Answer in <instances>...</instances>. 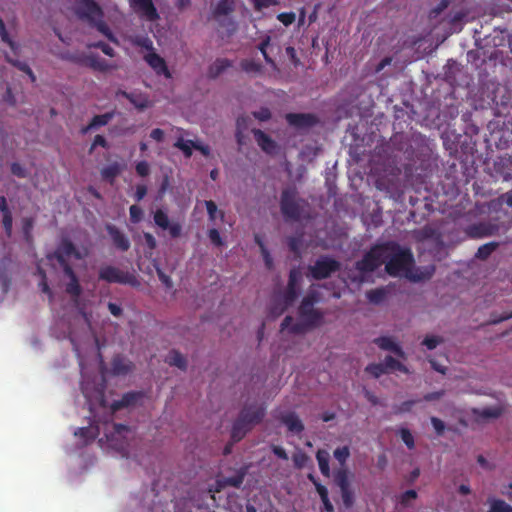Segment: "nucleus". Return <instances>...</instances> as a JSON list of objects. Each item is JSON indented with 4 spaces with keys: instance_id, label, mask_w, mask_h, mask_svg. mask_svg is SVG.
Returning <instances> with one entry per match:
<instances>
[{
    "instance_id": "obj_1",
    "label": "nucleus",
    "mask_w": 512,
    "mask_h": 512,
    "mask_svg": "<svg viewBox=\"0 0 512 512\" xmlns=\"http://www.w3.org/2000/svg\"><path fill=\"white\" fill-rule=\"evenodd\" d=\"M384 263L386 273L392 277L403 273L412 281L422 280V277L412 273L414 256L411 250L395 241L384 242Z\"/></svg>"
},
{
    "instance_id": "obj_2",
    "label": "nucleus",
    "mask_w": 512,
    "mask_h": 512,
    "mask_svg": "<svg viewBox=\"0 0 512 512\" xmlns=\"http://www.w3.org/2000/svg\"><path fill=\"white\" fill-rule=\"evenodd\" d=\"M74 12L77 17L97 29L110 42L118 44V39L112 30L103 20L104 12L101 6L95 0H73Z\"/></svg>"
},
{
    "instance_id": "obj_3",
    "label": "nucleus",
    "mask_w": 512,
    "mask_h": 512,
    "mask_svg": "<svg viewBox=\"0 0 512 512\" xmlns=\"http://www.w3.org/2000/svg\"><path fill=\"white\" fill-rule=\"evenodd\" d=\"M266 414V407L263 404L245 405L234 421L231 430L233 442H239L253 426L259 424Z\"/></svg>"
},
{
    "instance_id": "obj_4",
    "label": "nucleus",
    "mask_w": 512,
    "mask_h": 512,
    "mask_svg": "<svg viewBox=\"0 0 512 512\" xmlns=\"http://www.w3.org/2000/svg\"><path fill=\"white\" fill-rule=\"evenodd\" d=\"M280 211L286 221H299L308 205L307 201L299 196L297 188L288 186L280 195Z\"/></svg>"
},
{
    "instance_id": "obj_5",
    "label": "nucleus",
    "mask_w": 512,
    "mask_h": 512,
    "mask_svg": "<svg viewBox=\"0 0 512 512\" xmlns=\"http://www.w3.org/2000/svg\"><path fill=\"white\" fill-rule=\"evenodd\" d=\"M113 430L106 434L107 442L109 446L122 454V456L128 457L130 453V444L128 438L134 433L132 429L124 424L114 423Z\"/></svg>"
},
{
    "instance_id": "obj_6",
    "label": "nucleus",
    "mask_w": 512,
    "mask_h": 512,
    "mask_svg": "<svg viewBox=\"0 0 512 512\" xmlns=\"http://www.w3.org/2000/svg\"><path fill=\"white\" fill-rule=\"evenodd\" d=\"M384 263V242L373 245L362 257L356 261L355 269L362 274L374 272Z\"/></svg>"
},
{
    "instance_id": "obj_7",
    "label": "nucleus",
    "mask_w": 512,
    "mask_h": 512,
    "mask_svg": "<svg viewBox=\"0 0 512 512\" xmlns=\"http://www.w3.org/2000/svg\"><path fill=\"white\" fill-rule=\"evenodd\" d=\"M98 278L99 280H103L107 283L127 284L132 287H138L140 285L135 274L128 271H122L112 265H105L101 267L98 273Z\"/></svg>"
},
{
    "instance_id": "obj_8",
    "label": "nucleus",
    "mask_w": 512,
    "mask_h": 512,
    "mask_svg": "<svg viewBox=\"0 0 512 512\" xmlns=\"http://www.w3.org/2000/svg\"><path fill=\"white\" fill-rule=\"evenodd\" d=\"M340 267L339 261L329 256H321L315 261L314 265L309 266V271L313 279L322 280L339 271Z\"/></svg>"
},
{
    "instance_id": "obj_9",
    "label": "nucleus",
    "mask_w": 512,
    "mask_h": 512,
    "mask_svg": "<svg viewBox=\"0 0 512 512\" xmlns=\"http://www.w3.org/2000/svg\"><path fill=\"white\" fill-rule=\"evenodd\" d=\"M71 256L76 259L82 258L75 245L69 239H63L56 250L48 255V259H55L63 270L65 267H72L67 260Z\"/></svg>"
},
{
    "instance_id": "obj_10",
    "label": "nucleus",
    "mask_w": 512,
    "mask_h": 512,
    "mask_svg": "<svg viewBox=\"0 0 512 512\" xmlns=\"http://www.w3.org/2000/svg\"><path fill=\"white\" fill-rule=\"evenodd\" d=\"M334 481L340 488L343 505L351 508L354 504V492L350 488L348 471L345 468L338 469L334 474Z\"/></svg>"
},
{
    "instance_id": "obj_11",
    "label": "nucleus",
    "mask_w": 512,
    "mask_h": 512,
    "mask_svg": "<svg viewBox=\"0 0 512 512\" xmlns=\"http://www.w3.org/2000/svg\"><path fill=\"white\" fill-rule=\"evenodd\" d=\"M153 220L156 226L162 230H168L172 238H178L182 233V226L179 222H170L167 213L162 209H157L153 214Z\"/></svg>"
},
{
    "instance_id": "obj_12",
    "label": "nucleus",
    "mask_w": 512,
    "mask_h": 512,
    "mask_svg": "<svg viewBox=\"0 0 512 512\" xmlns=\"http://www.w3.org/2000/svg\"><path fill=\"white\" fill-rule=\"evenodd\" d=\"M285 119L296 129L311 128L319 122L318 117L312 113H287Z\"/></svg>"
},
{
    "instance_id": "obj_13",
    "label": "nucleus",
    "mask_w": 512,
    "mask_h": 512,
    "mask_svg": "<svg viewBox=\"0 0 512 512\" xmlns=\"http://www.w3.org/2000/svg\"><path fill=\"white\" fill-rule=\"evenodd\" d=\"M130 7L141 17L148 21H156L159 14L153 3V0H129Z\"/></svg>"
},
{
    "instance_id": "obj_14",
    "label": "nucleus",
    "mask_w": 512,
    "mask_h": 512,
    "mask_svg": "<svg viewBox=\"0 0 512 512\" xmlns=\"http://www.w3.org/2000/svg\"><path fill=\"white\" fill-rule=\"evenodd\" d=\"M106 231L109 234L114 246L120 251H128L131 243L125 233L112 224L106 225Z\"/></svg>"
},
{
    "instance_id": "obj_15",
    "label": "nucleus",
    "mask_w": 512,
    "mask_h": 512,
    "mask_svg": "<svg viewBox=\"0 0 512 512\" xmlns=\"http://www.w3.org/2000/svg\"><path fill=\"white\" fill-rule=\"evenodd\" d=\"M144 60L157 75H163L166 78H171V72L169 71L164 58H162L159 54L151 51L144 56Z\"/></svg>"
},
{
    "instance_id": "obj_16",
    "label": "nucleus",
    "mask_w": 512,
    "mask_h": 512,
    "mask_svg": "<svg viewBox=\"0 0 512 512\" xmlns=\"http://www.w3.org/2000/svg\"><path fill=\"white\" fill-rule=\"evenodd\" d=\"M244 481V474L238 473L231 477H224L221 479H217L215 484L209 488V493L212 494V498L214 499V494L219 493L222 489L227 486L239 488Z\"/></svg>"
},
{
    "instance_id": "obj_17",
    "label": "nucleus",
    "mask_w": 512,
    "mask_h": 512,
    "mask_svg": "<svg viewBox=\"0 0 512 512\" xmlns=\"http://www.w3.org/2000/svg\"><path fill=\"white\" fill-rule=\"evenodd\" d=\"M0 212L2 213V226L7 237H11L13 230V215L8 206L7 199L0 196Z\"/></svg>"
},
{
    "instance_id": "obj_18",
    "label": "nucleus",
    "mask_w": 512,
    "mask_h": 512,
    "mask_svg": "<svg viewBox=\"0 0 512 512\" xmlns=\"http://www.w3.org/2000/svg\"><path fill=\"white\" fill-rule=\"evenodd\" d=\"M63 273L69 278V282L66 284V292L72 297H79L82 293V288L73 268L65 267V269H63Z\"/></svg>"
},
{
    "instance_id": "obj_19",
    "label": "nucleus",
    "mask_w": 512,
    "mask_h": 512,
    "mask_svg": "<svg viewBox=\"0 0 512 512\" xmlns=\"http://www.w3.org/2000/svg\"><path fill=\"white\" fill-rule=\"evenodd\" d=\"M134 368L133 363L121 355H117L112 359L111 371L114 375H126Z\"/></svg>"
},
{
    "instance_id": "obj_20",
    "label": "nucleus",
    "mask_w": 512,
    "mask_h": 512,
    "mask_svg": "<svg viewBox=\"0 0 512 512\" xmlns=\"http://www.w3.org/2000/svg\"><path fill=\"white\" fill-rule=\"evenodd\" d=\"M281 422L287 427L288 431L300 434L304 430V424L295 412H288L281 416Z\"/></svg>"
},
{
    "instance_id": "obj_21",
    "label": "nucleus",
    "mask_w": 512,
    "mask_h": 512,
    "mask_svg": "<svg viewBox=\"0 0 512 512\" xmlns=\"http://www.w3.org/2000/svg\"><path fill=\"white\" fill-rule=\"evenodd\" d=\"M252 133L255 141L264 152L272 153L275 150L276 143L268 134L260 129H253Z\"/></svg>"
},
{
    "instance_id": "obj_22",
    "label": "nucleus",
    "mask_w": 512,
    "mask_h": 512,
    "mask_svg": "<svg viewBox=\"0 0 512 512\" xmlns=\"http://www.w3.org/2000/svg\"><path fill=\"white\" fill-rule=\"evenodd\" d=\"M85 64L93 70L106 72L116 68V65L108 63L97 54H90L85 57Z\"/></svg>"
},
{
    "instance_id": "obj_23",
    "label": "nucleus",
    "mask_w": 512,
    "mask_h": 512,
    "mask_svg": "<svg viewBox=\"0 0 512 512\" xmlns=\"http://www.w3.org/2000/svg\"><path fill=\"white\" fill-rule=\"evenodd\" d=\"M374 343L382 350H387L395 353L400 358H405L403 349L393 341L391 337L382 336L374 340Z\"/></svg>"
},
{
    "instance_id": "obj_24",
    "label": "nucleus",
    "mask_w": 512,
    "mask_h": 512,
    "mask_svg": "<svg viewBox=\"0 0 512 512\" xmlns=\"http://www.w3.org/2000/svg\"><path fill=\"white\" fill-rule=\"evenodd\" d=\"M300 318L303 321L302 327H315L320 324L323 319V313L317 309L299 312Z\"/></svg>"
},
{
    "instance_id": "obj_25",
    "label": "nucleus",
    "mask_w": 512,
    "mask_h": 512,
    "mask_svg": "<svg viewBox=\"0 0 512 512\" xmlns=\"http://www.w3.org/2000/svg\"><path fill=\"white\" fill-rule=\"evenodd\" d=\"M298 297V288L297 286L293 285H287L286 291L284 293V303L283 305L278 309L276 306L272 308V313L279 315L282 312H284L290 305L293 304V302Z\"/></svg>"
},
{
    "instance_id": "obj_26",
    "label": "nucleus",
    "mask_w": 512,
    "mask_h": 512,
    "mask_svg": "<svg viewBox=\"0 0 512 512\" xmlns=\"http://www.w3.org/2000/svg\"><path fill=\"white\" fill-rule=\"evenodd\" d=\"M117 95L122 96V97L126 98L127 100H129V102L140 111H143L149 107L148 98L144 97L142 95H136L133 93L126 92L124 90H119L117 92Z\"/></svg>"
},
{
    "instance_id": "obj_27",
    "label": "nucleus",
    "mask_w": 512,
    "mask_h": 512,
    "mask_svg": "<svg viewBox=\"0 0 512 512\" xmlns=\"http://www.w3.org/2000/svg\"><path fill=\"white\" fill-rule=\"evenodd\" d=\"M114 117V112H107L100 115H95L90 123L81 129L83 134H86L88 131L107 125Z\"/></svg>"
},
{
    "instance_id": "obj_28",
    "label": "nucleus",
    "mask_w": 512,
    "mask_h": 512,
    "mask_svg": "<svg viewBox=\"0 0 512 512\" xmlns=\"http://www.w3.org/2000/svg\"><path fill=\"white\" fill-rule=\"evenodd\" d=\"M232 66V62L226 58L216 59L208 69V76L211 79L219 77L227 68Z\"/></svg>"
},
{
    "instance_id": "obj_29",
    "label": "nucleus",
    "mask_w": 512,
    "mask_h": 512,
    "mask_svg": "<svg viewBox=\"0 0 512 512\" xmlns=\"http://www.w3.org/2000/svg\"><path fill=\"white\" fill-rule=\"evenodd\" d=\"M143 397L142 392L125 393L120 400L113 404L114 410L135 405Z\"/></svg>"
},
{
    "instance_id": "obj_30",
    "label": "nucleus",
    "mask_w": 512,
    "mask_h": 512,
    "mask_svg": "<svg viewBox=\"0 0 512 512\" xmlns=\"http://www.w3.org/2000/svg\"><path fill=\"white\" fill-rule=\"evenodd\" d=\"M389 292V286L379 287L369 290L366 293V297L369 300V302L378 305L381 304L387 298Z\"/></svg>"
},
{
    "instance_id": "obj_31",
    "label": "nucleus",
    "mask_w": 512,
    "mask_h": 512,
    "mask_svg": "<svg viewBox=\"0 0 512 512\" xmlns=\"http://www.w3.org/2000/svg\"><path fill=\"white\" fill-rule=\"evenodd\" d=\"M320 301V294L316 290H310L307 295L302 299L299 306V312L315 309L314 305Z\"/></svg>"
},
{
    "instance_id": "obj_32",
    "label": "nucleus",
    "mask_w": 512,
    "mask_h": 512,
    "mask_svg": "<svg viewBox=\"0 0 512 512\" xmlns=\"http://www.w3.org/2000/svg\"><path fill=\"white\" fill-rule=\"evenodd\" d=\"M122 167L118 162H114L101 169V176L104 180L113 184L115 178L121 173Z\"/></svg>"
},
{
    "instance_id": "obj_33",
    "label": "nucleus",
    "mask_w": 512,
    "mask_h": 512,
    "mask_svg": "<svg viewBox=\"0 0 512 512\" xmlns=\"http://www.w3.org/2000/svg\"><path fill=\"white\" fill-rule=\"evenodd\" d=\"M75 436L84 440L88 444L92 442L99 434L98 427H80L75 431Z\"/></svg>"
},
{
    "instance_id": "obj_34",
    "label": "nucleus",
    "mask_w": 512,
    "mask_h": 512,
    "mask_svg": "<svg viewBox=\"0 0 512 512\" xmlns=\"http://www.w3.org/2000/svg\"><path fill=\"white\" fill-rule=\"evenodd\" d=\"M240 67L247 74H261L263 71L262 64L254 59H243Z\"/></svg>"
},
{
    "instance_id": "obj_35",
    "label": "nucleus",
    "mask_w": 512,
    "mask_h": 512,
    "mask_svg": "<svg viewBox=\"0 0 512 512\" xmlns=\"http://www.w3.org/2000/svg\"><path fill=\"white\" fill-rule=\"evenodd\" d=\"M166 361L169 365L178 367L181 370H185L187 367L186 358L177 350L170 351Z\"/></svg>"
},
{
    "instance_id": "obj_36",
    "label": "nucleus",
    "mask_w": 512,
    "mask_h": 512,
    "mask_svg": "<svg viewBox=\"0 0 512 512\" xmlns=\"http://www.w3.org/2000/svg\"><path fill=\"white\" fill-rule=\"evenodd\" d=\"M319 469L323 476H330L329 453L325 450H318L316 453Z\"/></svg>"
},
{
    "instance_id": "obj_37",
    "label": "nucleus",
    "mask_w": 512,
    "mask_h": 512,
    "mask_svg": "<svg viewBox=\"0 0 512 512\" xmlns=\"http://www.w3.org/2000/svg\"><path fill=\"white\" fill-rule=\"evenodd\" d=\"M386 372L389 371H400L402 373H409L408 368L394 357L388 355L383 361Z\"/></svg>"
},
{
    "instance_id": "obj_38",
    "label": "nucleus",
    "mask_w": 512,
    "mask_h": 512,
    "mask_svg": "<svg viewBox=\"0 0 512 512\" xmlns=\"http://www.w3.org/2000/svg\"><path fill=\"white\" fill-rule=\"evenodd\" d=\"M234 10L233 0H220L213 10L215 17L226 16Z\"/></svg>"
},
{
    "instance_id": "obj_39",
    "label": "nucleus",
    "mask_w": 512,
    "mask_h": 512,
    "mask_svg": "<svg viewBox=\"0 0 512 512\" xmlns=\"http://www.w3.org/2000/svg\"><path fill=\"white\" fill-rule=\"evenodd\" d=\"M499 246L498 242H489L486 244L481 245L476 254L475 257L480 260H486Z\"/></svg>"
},
{
    "instance_id": "obj_40",
    "label": "nucleus",
    "mask_w": 512,
    "mask_h": 512,
    "mask_svg": "<svg viewBox=\"0 0 512 512\" xmlns=\"http://www.w3.org/2000/svg\"><path fill=\"white\" fill-rule=\"evenodd\" d=\"M133 46L141 47L150 52L153 51V42L147 35H135L130 38Z\"/></svg>"
},
{
    "instance_id": "obj_41",
    "label": "nucleus",
    "mask_w": 512,
    "mask_h": 512,
    "mask_svg": "<svg viewBox=\"0 0 512 512\" xmlns=\"http://www.w3.org/2000/svg\"><path fill=\"white\" fill-rule=\"evenodd\" d=\"M0 37H1V40L4 43H6L15 54H17V51L19 48L18 44L15 41H13L11 39V37L9 36V33L5 26V23L1 17H0Z\"/></svg>"
},
{
    "instance_id": "obj_42",
    "label": "nucleus",
    "mask_w": 512,
    "mask_h": 512,
    "mask_svg": "<svg viewBox=\"0 0 512 512\" xmlns=\"http://www.w3.org/2000/svg\"><path fill=\"white\" fill-rule=\"evenodd\" d=\"M193 145H195V141L192 140H184L182 137L178 138L174 143V147L181 150L186 158H190L192 156Z\"/></svg>"
},
{
    "instance_id": "obj_43",
    "label": "nucleus",
    "mask_w": 512,
    "mask_h": 512,
    "mask_svg": "<svg viewBox=\"0 0 512 512\" xmlns=\"http://www.w3.org/2000/svg\"><path fill=\"white\" fill-rule=\"evenodd\" d=\"M289 250L294 253L297 259L301 258L302 235L290 236L287 239Z\"/></svg>"
},
{
    "instance_id": "obj_44",
    "label": "nucleus",
    "mask_w": 512,
    "mask_h": 512,
    "mask_svg": "<svg viewBox=\"0 0 512 512\" xmlns=\"http://www.w3.org/2000/svg\"><path fill=\"white\" fill-rule=\"evenodd\" d=\"M490 509L488 512H512V506L502 499H489Z\"/></svg>"
},
{
    "instance_id": "obj_45",
    "label": "nucleus",
    "mask_w": 512,
    "mask_h": 512,
    "mask_svg": "<svg viewBox=\"0 0 512 512\" xmlns=\"http://www.w3.org/2000/svg\"><path fill=\"white\" fill-rule=\"evenodd\" d=\"M293 318L291 316H286L282 323H281V330L284 331L286 329H289L290 332L294 334H298L304 331V328L302 327V324H292Z\"/></svg>"
},
{
    "instance_id": "obj_46",
    "label": "nucleus",
    "mask_w": 512,
    "mask_h": 512,
    "mask_svg": "<svg viewBox=\"0 0 512 512\" xmlns=\"http://www.w3.org/2000/svg\"><path fill=\"white\" fill-rule=\"evenodd\" d=\"M365 371L371 374L375 378H379L381 375L386 374L384 363H370L366 366Z\"/></svg>"
},
{
    "instance_id": "obj_47",
    "label": "nucleus",
    "mask_w": 512,
    "mask_h": 512,
    "mask_svg": "<svg viewBox=\"0 0 512 512\" xmlns=\"http://www.w3.org/2000/svg\"><path fill=\"white\" fill-rule=\"evenodd\" d=\"M399 435L404 442V444L407 446L408 449L412 450L415 448V441L412 433L407 428H401L399 430Z\"/></svg>"
},
{
    "instance_id": "obj_48",
    "label": "nucleus",
    "mask_w": 512,
    "mask_h": 512,
    "mask_svg": "<svg viewBox=\"0 0 512 512\" xmlns=\"http://www.w3.org/2000/svg\"><path fill=\"white\" fill-rule=\"evenodd\" d=\"M349 456L350 450L348 446L338 447L334 450V457L341 465L346 463Z\"/></svg>"
},
{
    "instance_id": "obj_49",
    "label": "nucleus",
    "mask_w": 512,
    "mask_h": 512,
    "mask_svg": "<svg viewBox=\"0 0 512 512\" xmlns=\"http://www.w3.org/2000/svg\"><path fill=\"white\" fill-rule=\"evenodd\" d=\"M89 48L100 49L105 55L109 57L114 56V49L103 41L92 42L87 45Z\"/></svg>"
},
{
    "instance_id": "obj_50",
    "label": "nucleus",
    "mask_w": 512,
    "mask_h": 512,
    "mask_svg": "<svg viewBox=\"0 0 512 512\" xmlns=\"http://www.w3.org/2000/svg\"><path fill=\"white\" fill-rule=\"evenodd\" d=\"M5 59L12 66L16 67L18 70L24 72L25 74L31 73V68L26 62L14 59V58L10 57L9 55H6Z\"/></svg>"
},
{
    "instance_id": "obj_51",
    "label": "nucleus",
    "mask_w": 512,
    "mask_h": 512,
    "mask_svg": "<svg viewBox=\"0 0 512 512\" xmlns=\"http://www.w3.org/2000/svg\"><path fill=\"white\" fill-rule=\"evenodd\" d=\"M5 59L12 66L16 67L18 70L24 72L25 74L31 73V68L26 62L14 59V58L10 57L9 55H6Z\"/></svg>"
},
{
    "instance_id": "obj_52",
    "label": "nucleus",
    "mask_w": 512,
    "mask_h": 512,
    "mask_svg": "<svg viewBox=\"0 0 512 512\" xmlns=\"http://www.w3.org/2000/svg\"><path fill=\"white\" fill-rule=\"evenodd\" d=\"M292 460L294 462V466L301 469L306 465L308 456L305 452L299 450L293 454Z\"/></svg>"
},
{
    "instance_id": "obj_53",
    "label": "nucleus",
    "mask_w": 512,
    "mask_h": 512,
    "mask_svg": "<svg viewBox=\"0 0 512 512\" xmlns=\"http://www.w3.org/2000/svg\"><path fill=\"white\" fill-rule=\"evenodd\" d=\"M130 220L132 223L137 224L143 218V210L138 205H131L129 208Z\"/></svg>"
},
{
    "instance_id": "obj_54",
    "label": "nucleus",
    "mask_w": 512,
    "mask_h": 512,
    "mask_svg": "<svg viewBox=\"0 0 512 512\" xmlns=\"http://www.w3.org/2000/svg\"><path fill=\"white\" fill-rule=\"evenodd\" d=\"M443 339L438 336H426L422 342L429 350L435 349L440 343H442Z\"/></svg>"
},
{
    "instance_id": "obj_55",
    "label": "nucleus",
    "mask_w": 512,
    "mask_h": 512,
    "mask_svg": "<svg viewBox=\"0 0 512 512\" xmlns=\"http://www.w3.org/2000/svg\"><path fill=\"white\" fill-rule=\"evenodd\" d=\"M208 237L211 243L217 247H220L224 244L220 232L215 228H212L208 231Z\"/></svg>"
},
{
    "instance_id": "obj_56",
    "label": "nucleus",
    "mask_w": 512,
    "mask_h": 512,
    "mask_svg": "<svg viewBox=\"0 0 512 512\" xmlns=\"http://www.w3.org/2000/svg\"><path fill=\"white\" fill-rule=\"evenodd\" d=\"M277 19L285 26H289L295 21L296 15L293 12H282L278 14Z\"/></svg>"
},
{
    "instance_id": "obj_57",
    "label": "nucleus",
    "mask_w": 512,
    "mask_h": 512,
    "mask_svg": "<svg viewBox=\"0 0 512 512\" xmlns=\"http://www.w3.org/2000/svg\"><path fill=\"white\" fill-rule=\"evenodd\" d=\"M135 170L140 177H146L150 173V166L145 160L139 161L135 166Z\"/></svg>"
},
{
    "instance_id": "obj_58",
    "label": "nucleus",
    "mask_w": 512,
    "mask_h": 512,
    "mask_svg": "<svg viewBox=\"0 0 512 512\" xmlns=\"http://www.w3.org/2000/svg\"><path fill=\"white\" fill-rule=\"evenodd\" d=\"M253 6L256 10L260 11L271 6L278 4L277 0H252Z\"/></svg>"
},
{
    "instance_id": "obj_59",
    "label": "nucleus",
    "mask_w": 512,
    "mask_h": 512,
    "mask_svg": "<svg viewBox=\"0 0 512 512\" xmlns=\"http://www.w3.org/2000/svg\"><path fill=\"white\" fill-rule=\"evenodd\" d=\"M39 273L41 275V281L39 283V287L41 289V291L45 294H47L49 296V298L51 299L52 296H53V293H52V290L50 289L48 283H47V278H46V274L43 270L39 269Z\"/></svg>"
},
{
    "instance_id": "obj_60",
    "label": "nucleus",
    "mask_w": 512,
    "mask_h": 512,
    "mask_svg": "<svg viewBox=\"0 0 512 512\" xmlns=\"http://www.w3.org/2000/svg\"><path fill=\"white\" fill-rule=\"evenodd\" d=\"M469 234L472 237L481 238L487 236V229L483 225H473L469 229Z\"/></svg>"
},
{
    "instance_id": "obj_61",
    "label": "nucleus",
    "mask_w": 512,
    "mask_h": 512,
    "mask_svg": "<svg viewBox=\"0 0 512 512\" xmlns=\"http://www.w3.org/2000/svg\"><path fill=\"white\" fill-rule=\"evenodd\" d=\"M430 421H431V424H432L436 434L438 436H442L445 431V423L441 419H439L435 416H432L430 418Z\"/></svg>"
},
{
    "instance_id": "obj_62",
    "label": "nucleus",
    "mask_w": 512,
    "mask_h": 512,
    "mask_svg": "<svg viewBox=\"0 0 512 512\" xmlns=\"http://www.w3.org/2000/svg\"><path fill=\"white\" fill-rule=\"evenodd\" d=\"M253 116L259 121H268L271 119V111L267 107H262L260 110L253 112Z\"/></svg>"
},
{
    "instance_id": "obj_63",
    "label": "nucleus",
    "mask_w": 512,
    "mask_h": 512,
    "mask_svg": "<svg viewBox=\"0 0 512 512\" xmlns=\"http://www.w3.org/2000/svg\"><path fill=\"white\" fill-rule=\"evenodd\" d=\"M11 173L19 178H25L27 176L26 169L17 162L11 164Z\"/></svg>"
},
{
    "instance_id": "obj_64",
    "label": "nucleus",
    "mask_w": 512,
    "mask_h": 512,
    "mask_svg": "<svg viewBox=\"0 0 512 512\" xmlns=\"http://www.w3.org/2000/svg\"><path fill=\"white\" fill-rule=\"evenodd\" d=\"M450 5V0H441L438 5L430 12L431 17H436Z\"/></svg>"
}]
</instances>
